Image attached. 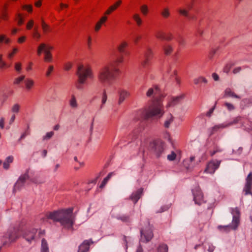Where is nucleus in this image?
<instances>
[{"mask_svg": "<svg viewBox=\"0 0 252 252\" xmlns=\"http://www.w3.org/2000/svg\"><path fill=\"white\" fill-rule=\"evenodd\" d=\"M22 235L29 244L32 241V232L29 224L26 220H22L18 225L10 226L4 235L0 239V251L3 246H9Z\"/></svg>", "mask_w": 252, "mask_h": 252, "instance_id": "nucleus-1", "label": "nucleus"}, {"mask_svg": "<svg viewBox=\"0 0 252 252\" xmlns=\"http://www.w3.org/2000/svg\"><path fill=\"white\" fill-rule=\"evenodd\" d=\"M159 94V88L157 86L150 88L148 90L146 95L148 97H150L153 95L155 99L152 105L142 112L141 116L144 119L147 120L154 116L160 118L163 115L164 111L163 105L161 102V98L163 96L160 95L158 98V96Z\"/></svg>", "mask_w": 252, "mask_h": 252, "instance_id": "nucleus-2", "label": "nucleus"}, {"mask_svg": "<svg viewBox=\"0 0 252 252\" xmlns=\"http://www.w3.org/2000/svg\"><path fill=\"white\" fill-rule=\"evenodd\" d=\"M123 62V56L117 57L113 59L110 65H106L101 68L97 74L98 81L103 84H110L112 80L116 78V75L120 72L117 68L118 65Z\"/></svg>", "mask_w": 252, "mask_h": 252, "instance_id": "nucleus-3", "label": "nucleus"}, {"mask_svg": "<svg viewBox=\"0 0 252 252\" xmlns=\"http://www.w3.org/2000/svg\"><path fill=\"white\" fill-rule=\"evenodd\" d=\"M50 219L54 221L60 222L61 225L64 227L69 229L72 228L75 219L73 215V208H69L57 211L47 212L44 217L41 218Z\"/></svg>", "mask_w": 252, "mask_h": 252, "instance_id": "nucleus-4", "label": "nucleus"}, {"mask_svg": "<svg viewBox=\"0 0 252 252\" xmlns=\"http://www.w3.org/2000/svg\"><path fill=\"white\" fill-rule=\"evenodd\" d=\"M77 75L78 79L76 88L79 90L82 89V85L85 83L88 78H94L92 69L89 67H84L83 65L78 66Z\"/></svg>", "mask_w": 252, "mask_h": 252, "instance_id": "nucleus-5", "label": "nucleus"}, {"mask_svg": "<svg viewBox=\"0 0 252 252\" xmlns=\"http://www.w3.org/2000/svg\"><path fill=\"white\" fill-rule=\"evenodd\" d=\"M231 213L233 215L232 225L223 226L220 225L218 226V228L219 229L223 228L224 230H229L230 228H231L233 229H236L237 228L240 222V209L237 207L232 208L231 210Z\"/></svg>", "mask_w": 252, "mask_h": 252, "instance_id": "nucleus-6", "label": "nucleus"}, {"mask_svg": "<svg viewBox=\"0 0 252 252\" xmlns=\"http://www.w3.org/2000/svg\"><path fill=\"white\" fill-rule=\"evenodd\" d=\"M29 169L26 170V172L22 174L15 183L13 189V192H15L19 191L25 187L30 181V177L29 175Z\"/></svg>", "mask_w": 252, "mask_h": 252, "instance_id": "nucleus-7", "label": "nucleus"}, {"mask_svg": "<svg viewBox=\"0 0 252 252\" xmlns=\"http://www.w3.org/2000/svg\"><path fill=\"white\" fill-rule=\"evenodd\" d=\"M148 226L147 228H142L140 230L141 239L140 241L144 243H147L150 241L154 236L151 226H150L149 222L148 221Z\"/></svg>", "mask_w": 252, "mask_h": 252, "instance_id": "nucleus-8", "label": "nucleus"}, {"mask_svg": "<svg viewBox=\"0 0 252 252\" xmlns=\"http://www.w3.org/2000/svg\"><path fill=\"white\" fill-rule=\"evenodd\" d=\"M44 52V61L46 63H51L53 61V57L51 52L47 50L45 43L40 44L37 49V54L40 56Z\"/></svg>", "mask_w": 252, "mask_h": 252, "instance_id": "nucleus-9", "label": "nucleus"}, {"mask_svg": "<svg viewBox=\"0 0 252 252\" xmlns=\"http://www.w3.org/2000/svg\"><path fill=\"white\" fill-rule=\"evenodd\" d=\"M193 199L195 204L200 205L203 202V195L199 187H195L192 190Z\"/></svg>", "mask_w": 252, "mask_h": 252, "instance_id": "nucleus-10", "label": "nucleus"}, {"mask_svg": "<svg viewBox=\"0 0 252 252\" xmlns=\"http://www.w3.org/2000/svg\"><path fill=\"white\" fill-rule=\"evenodd\" d=\"M154 151L158 157H159L164 150V143L161 141H157L152 144Z\"/></svg>", "mask_w": 252, "mask_h": 252, "instance_id": "nucleus-11", "label": "nucleus"}, {"mask_svg": "<svg viewBox=\"0 0 252 252\" xmlns=\"http://www.w3.org/2000/svg\"><path fill=\"white\" fill-rule=\"evenodd\" d=\"M220 162V160H213L209 162L205 169V172L210 174H213L215 170L219 168Z\"/></svg>", "mask_w": 252, "mask_h": 252, "instance_id": "nucleus-12", "label": "nucleus"}, {"mask_svg": "<svg viewBox=\"0 0 252 252\" xmlns=\"http://www.w3.org/2000/svg\"><path fill=\"white\" fill-rule=\"evenodd\" d=\"M184 98V94H182L177 96H171L168 99V103L166 105V107L169 108L175 106L176 105L180 103Z\"/></svg>", "mask_w": 252, "mask_h": 252, "instance_id": "nucleus-13", "label": "nucleus"}, {"mask_svg": "<svg viewBox=\"0 0 252 252\" xmlns=\"http://www.w3.org/2000/svg\"><path fill=\"white\" fill-rule=\"evenodd\" d=\"M240 120H241V117H237L235 118L233 121H232L231 122H230L226 124H220V125L215 126L212 128V132H211V134H213L215 131H217L220 128H225V127H227L230 126H232L233 125L236 124Z\"/></svg>", "mask_w": 252, "mask_h": 252, "instance_id": "nucleus-14", "label": "nucleus"}, {"mask_svg": "<svg viewBox=\"0 0 252 252\" xmlns=\"http://www.w3.org/2000/svg\"><path fill=\"white\" fill-rule=\"evenodd\" d=\"M252 173H250L246 179V183L243 189V192L245 195H252Z\"/></svg>", "mask_w": 252, "mask_h": 252, "instance_id": "nucleus-15", "label": "nucleus"}, {"mask_svg": "<svg viewBox=\"0 0 252 252\" xmlns=\"http://www.w3.org/2000/svg\"><path fill=\"white\" fill-rule=\"evenodd\" d=\"M93 243L91 240L84 241L79 247L78 252H87L89 250L90 245Z\"/></svg>", "mask_w": 252, "mask_h": 252, "instance_id": "nucleus-16", "label": "nucleus"}, {"mask_svg": "<svg viewBox=\"0 0 252 252\" xmlns=\"http://www.w3.org/2000/svg\"><path fill=\"white\" fill-rule=\"evenodd\" d=\"M143 189L142 188H140L136 191L133 192L130 196V199L131 200L134 204H135L141 197L143 193Z\"/></svg>", "mask_w": 252, "mask_h": 252, "instance_id": "nucleus-17", "label": "nucleus"}, {"mask_svg": "<svg viewBox=\"0 0 252 252\" xmlns=\"http://www.w3.org/2000/svg\"><path fill=\"white\" fill-rule=\"evenodd\" d=\"M119 98L118 100V104L122 103L125 99L129 96L130 93L126 90H122L119 92Z\"/></svg>", "mask_w": 252, "mask_h": 252, "instance_id": "nucleus-18", "label": "nucleus"}, {"mask_svg": "<svg viewBox=\"0 0 252 252\" xmlns=\"http://www.w3.org/2000/svg\"><path fill=\"white\" fill-rule=\"evenodd\" d=\"M223 97H233L237 99H240L241 97L233 92L231 89L226 88L224 91Z\"/></svg>", "mask_w": 252, "mask_h": 252, "instance_id": "nucleus-19", "label": "nucleus"}, {"mask_svg": "<svg viewBox=\"0 0 252 252\" xmlns=\"http://www.w3.org/2000/svg\"><path fill=\"white\" fill-rule=\"evenodd\" d=\"M122 1L121 0H118L114 4L110 6L108 9L105 11V14L109 15L112 12L115 10L122 3Z\"/></svg>", "mask_w": 252, "mask_h": 252, "instance_id": "nucleus-20", "label": "nucleus"}, {"mask_svg": "<svg viewBox=\"0 0 252 252\" xmlns=\"http://www.w3.org/2000/svg\"><path fill=\"white\" fill-rule=\"evenodd\" d=\"M181 158V152L179 150H176V152L172 151L170 154L167 156V159L170 161H173L176 159V158Z\"/></svg>", "mask_w": 252, "mask_h": 252, "instance_id": "nucleus-21", "label": "nucleus"}, {"mask_svg": "<svg viewBox=\"0 0 252 252\" xmlns=\"http://www.w3.org/2000/svg\"><path fill=\"white\" fill-rule=\"evenodd\" d=\"M14 158L12 156L7 157L3 163V167L4 169L7 170L9 168L10 163L13 161Z\"/></svg>", "mask_w": 252, "mask_h": 252, "instance_id": "nucleus-22", "label": "nucleus"}, {"mask_svg": "<svg viewBox=\"0 0 252 252\" xmlns=\"http://www.w3.org/2000/svg\"><path fill=\"white\" fill-rule=\"evenodd\" d=\"M41 252H49V247L46 240L43 238L42 239L41 242Z\"/></svg>", "mask_w": 252, "mask_h": 252, "instance_id": "nucleus-23", "label": "nucleus"}, {"mask_svg": "<svg viewBox=\"0 0 252 252\" xmlns=\"http://www.w3.org/2000/svg\"><path fill=\"white\" fill-rule=\"evenodd\" d=\"M32 39H34L35 41H38L40 38L41 35L40 33L38 32L37 30V27H35L33 30H32Z\"/></svg>", "mask_w": 252, "mask_h": 252, "instance_id": "nucleus-24", "label": "nucleus"}, {"mask_svg": "<svg viewBox=\"0 0 252 252\" xmlns=\"http://www.w3.org/2000/svg\"><path fill=\"white\" fill-rule=\"evenodd\" d=\"M193 82L195 85H198L201 83L206 84L207 83V80L205 78L200 76L198 78H194L193 79Z\"/></svg>", "mask_w": 252, "mask_h": 252, "instance_id": "nucleus-25", "label": "nucleus"}, {"mask_svg": "<svg viewBox=\"0 0 252 252\" xmlns=\"http://www.w3.org/2000/svg\"><path fill=\"white\" fill-rule=\"evenodd\" d=\"M174 117L170 114L165 121L164 126L166 128H168L170 126V124L173 121Z\"/></svg>", "mask_w": 252, "mask_h": 252, "instance_id": "nucleus-26", "label": "nucleus"}, {"mask_svg": "<svg viewBox=\"0 0 252 252\" xmlns=\"http://www.w3.org/2000/svg\"><path fill=\"white\" fill-rule=\"evenodd\" d=\"M127 46V43L123 41L122 42L120 45L118 46V50L120 53H125V49Z\"/></svg>", "mask_w": 252, "mask_h": 252, "instance_id": "nucleus-27", "label": "nucleus"}, {"mask_svg": "<svg viewBox=\"0 0 252 252\" xmlns=\"http://www.w3.org/2000/svg\"><path fill=\"white\" fill-rule=\"evenodd\" d=\"M113 174V172H111V173L108 174V175L107 176V177H105L103 179V181L102 182L101 185L99 186L100 188L102 189V188H103L105 186V185L106 184L107 182L110 179V178L111 177V176H112Z\"/></svg>", "mask_w": 252, "mask_h": 252, "instance_id": "nucleus-28", "label": "nucleus"}, {"mask_svg": "<svg viewBox=\"0 0 252 252\" xmlns=\"http://www.w3.org/2000/svg\"><path fill=\"white\" fill-rule=\"evenodd\" d=\"M163 50L165 54L166 55H168L172 53L173 51V48L170 45H166L163 47Z\"/></svg>", "mask_w": 252, "mask_h": 252, "instance_id": "nucleus-29", "label": "nucleus"}, {"mask_svg": "<svg viewBox=\"0 0 252 252\" xmlns=\"http://www.w3.org/2000/svg\"><path fill=\"white\" fill-rule=\"evenodd\" d=\"M157 251V252H168V247L165 244H161L158 248Z\"/></svg>", "mask_w": 252, "mask_h": 252, "instance_id": "nucleus-30", "label": "nucleus"}, {"mask_svg": "<svg viewBox=\"0 0 252 252\" xmlns=\"http://www.w3.org/2000/svg\"><path fill=\"white\" fill-rule=\"evenodd\" d=\"M25 75H21L17 78H16L14 81H13V84L14 85H20V83L25 80Z\"/></svg>", "mask_w": 252, "mask_h": 252, "instance_id": "nucleus-31", "label": "nucleus"}, {"mask_svg": "<svg viewBox=\"0 0 252 252\" xmlns=\"http://www.w3.org/2000/svg\"><path fill=\"white\" fill-rule=\"evenodd\" d=\"M16 20L17 22V24L19 26L22 25L24 23V17L20 13L16 15Z\"/></svg>", "mask_w": 252, "mask_h": 252, "instance_id": "nucleus-32", "label": "nucleus"}, {"mask_svg": "<svg viewBox=\"0 0 252 252\" xmlns=\"http://www.w3.org/2000/svg\"><path fill=\"white\" fill-rule=\"evenodd\" d=\"M133 18L134 20L136 22L137 25L138 26H140L142 24V19L140 17V16L138 14H135L133 15Z\"/></svg>", "mask_w": 252, "mask_h": 252, "instance_id": "nucleus-33", "label": "nucleus"}, {"mask_svg": "<svg viewBox=\"0 0 252 252\" xmlns=\"http://www.w3.org/2000/svg\"><path fill=\"white\" fill-rule=\"evenodd\" d=\"M161 14L164 18H167L170 16L169 8L167 7L164 8L161 12Z\"/></svg>", "mask_w": 252, "mask_h": 252, "instance_id": "nucleus-34", "label": "nucleus"}, {"mask_svg": "<svg viewBox=\"0 0 252 252\" xmlns=\"http://www.w3.org/2000/svg\"><path fill=\"white\" fill-rule=\"evenodd\" d=\"M10 41V39L7 38L5 35H0V43L4 42L5 44H8Z\"/></svg>", "mask_w": 252, "mask_h": 252, "instance_id": "nucleus-35", "label": "nucleus"}, {"mask_svg": "<svg viewBox=\"0 0 252 252\" xmlns=\"http://www.w3.org/2000/svg\"><path fill=\"white\" fill-rule=\"evenodd\" d=\"M224 106L230 111H233L235 109L234 105L232 103L229 102H225L224 103Z\"/></svg>", "mask_w": 252, "mask_h": 252, "instance_id": "nucleus-36", "label": "nucleus"}, {"mask_svg": "<svg viewBox=\"0 0 252 252\" xmlns=\"http://www.w3.org/2000/svg\"><path fill=\"white\" fill-rule=\"evenodd\" d=\"M70 105L72 108H76L77 103L74 95H72L70 100Z\"/></svg>", "mask_w": 252, "mask_h": 252, "instance_id": "nucleus-37", "label": "nucleus"}, {"mask_svg": "<svg viewBox=\"0 0 252 252\" xmlns=\"http://www.w3.org/2000/svg\"><path fill=\"white\" fill-rule=\"evenodd\" d=\"M195 158L194 157H191L189 159H185L183 161L184 166L187 169H189V166H187V162H192L194 160Z\"/></svg>", "mask_w": 252, "mask_h": 252, "instance_id": "nucleus-38", "label": "nucleus"}, {"mask_svg": "<svg viewBox=\"0 0 252 252\" xmlns=\"http://www.w3.org/2000/svg\"><path fill=\"white\" fill-rule=\"evenodd\" d=\"M156 36L160 39H164L165 35L164 33L161 31H158L156 33Z\"/></svg>", "mask_w": 252, "mask_h": 252, "instance_id": "nucleus-39", "label": "nucleus"}, {"mask_svg": "<svg viewBox=\"0 0 252 252\" xmlns=\"http://www.w3.org/2000/svg\"><path fill=\"white\" fill-rule=\"evenodd\" d=\"M153 55L152 51L150 48H147L146 51L145 53L144 58H147L150 59Z\"/></svg>", "mask_w": 252, "mask_h": 252, "instance_id": "nucleus-40", "label": "nucleus"}, {"mask_svg": "<svg viewBox=\"0 0 252 252\" xmlns=\"http://www.w3.org/2000/svg\"><path fill=\"white\" fill-rule=\"evenodd\" d=\"M25 87L28 90H30L32 88V80L27 79L25 80Z\"/></svg>", "mask_w": 252, "mask_h": 252, "instance_id": "nucleus-41", "label": "nucleus"}, {"mask_svg": "<svg viewBox=\"0 0 252 252\" xmlns=\"http://www.w3.org/2000/svg\"><path fill=\"white\" fill-rule=\"evenodd\" d=\"M221 149L218 146H216L213 151L210 152V154L211 156H213L216 153L218 152H221Z\"/></svg>", "mask_w": 252, "mask_h": 252, "instance_id": "nucleus-42", "label": "nucleus"}, {"mask_svg": "<svg viewBox=\"0 0 252 252\" xmlns=\"http://www.w3.org/2000/svg\"><path fill=\"white\" fill-rule=\"evenodd\" d=\"M117 218L123 222H127L129 220V217L128 216H119L117 217Z\"/></svg>", "mask_w": 252, "mask_h": 252, "instance_id": "nucleus-43", "label": "nucleus"}, {"mask_svg": "<svg viewBox=\"0 0 252 252\" xmlns=\"http://www.w3.org/2000/svg\"><path fill=\"white\" fill-rule=\"evenodd\" d=\"M54 134V132L53 131H50L47 132L46 135L43 137V139L45 140H48L50 139Z\"/></svg>", "mask_w": 252, "mask_h": 252, "instance_id": "nucleus-44", "label": "nucleus"}, {"mask_svg": "<svg viewBox=\"0 0 252 252\" xmlns=\"http://www.w3.org/2000/svg\"><path fill=\"white\" fill-rule=\"evenodd\" d=\"M141 12L144 15H146L148 13V6L146 5H143L140 7Z\"/></svg>", "mask_w": 252, "mask_h": 252, "instance_id": "nucleus-45", "label": "nucleus"}, {"mask_svg": "<svg viewBox=\"0 0 252 252\" xmlns=\"http://www.w3.org/2000/svg\"><path fill=\"white\" fill-rule=\"evenodd\" d=\"M107 98V96L106 94V91H104V92L103 93V94H102V101H101L102 105H101V107H102V105H104L106 103Z\"/></svg>", "mask_w": 252, "mask_h": 252, "instance_id": "nucleus-46", "label": "nucleus"}, {"mask_svg": "<svg viewBox=\"0 0 252 252\" xmlns=\"http://www.w3.org/2000/svg\"><path fill=\"white\" fill-rule=\"evenodd\" d=\"M54 69V66L53 65H50L48 67V68L46 71V76L47 77H49L52 73V72L53 71Z\"/></svg>", "mask_w": 252, "mask_h": 252, "instance_id": "nucleus-47", "label": "nucleus"}, {"mask_svg": "<svg viewBox=\"0 0 252 252\" xmlns=\"http://www.w3.org/2000/svg\"><path fill=\"white\" fill-rule=\"evenodd\" d=\"M20 106L18 104H15L12 108V111L14 113H18L19 111Z\"/></svg>", "mask_w": 252, "mask_h": 252, "instance_id": "nucleus-48", "label": "nucleus"}, {"mask_svg": "<svg viewBox=\"0 0 252 252\" xmlns=\"http://www.w3.org/2000/svg\"><path fill=\"white\" fill-rule=\"evenodd\" d=\"M179 12L181 14L183 15V16L187 17H189V12L187 10L181 9H179Z\"/></svg>", "mask_w": 252, "mask_h": 252, "instance_id": "nucleus-49", "label": "nucleus"}, {"mask_svg": "<svg viewBox=\"0 0 252 252\" xmlns=\"http://www.w3.org/2000/svg\"><path fill=\"white\" fill-rule=\"evenodd\" d=\"M150 59L149 58H145L144 60L141 62V64L144 67H146L149 64Z\"/></svg>", "mask_w": 252, "mask_h": 252, "instance_id": "nucleus-50", "label": "nucleus"}, {"mask_svg": "<svg viewBox=\"0 0 252 252\" xmlns=\"http://www.w3.org/2000/svg\"><path fill=\"white\" fill-rule=\"evenodd\" d=\"M15 69L17 72L20 73L21 70V64L19 63H17L15 64Z\"/></svg>", "mask_w": 252, "mask_h": 252, "instance_id": "nucleus-51", "label": "nucleus"}, {"mask_svg": "<svg viewBox=\"0 0 252 252\" xmlns=\"http://www.w3.org/2000/svg\"><path fill=\"white\" fill-rule=\"evenodd\" d=\"M72 67V64L70 63H67L64 64V68L65 70H69Z\"/></svg>", "mask_w": 252, "mask_h": 252, "instance_id": "nucleus-52", "label": "nucleus"}, {"mask_svg": "<svg viewBox=\"0 0 252 252\" xmlns=\"http://www.w3.org/2000/svg\"><path fill=\"white\" fill-rule=\"evenodd\" d=\"M18 51V49L16 48H15L13 49V51L9 53L8 55V58L11 59L13 57L15 54H16Z\"/></svg>", "mask_w": 252, "mask_h": 252, "instance_id": "nucleus-53", "label": "nucleus"}, {"mask_svg": "<svg viewBox=\"0 0 252 252\" xmlns=\"http://www.w3.org/2000/svg\"><path fill=\"white\" fill-rule=\"evenodd\" d=\"M102 24L100 23L99 21H98L95 26L94 30L95 32H98L101 28V25Z\"/></svg>", "mask_w": 252, "mask_h": 252, "instance_id": "nucleus-54", "label": "nucleus"}, {"mask_svg": "<svg viewBox=\"0 0 252 252\" xmlns=\"http://www.w3.org/2000/svg\"><path fill=\"white\" fill-rule=\"evenodd\" d=\"M6 66V64L5 63L2 61V57L0 55V68H3Z\"/></svg>", "mask_w": 252, "mask_h": 252, "instance_id": "nucleus-55", "label": "nucleus"}, {"mask_svg": "<svg viewBox=\"0 0 252 252\" xmlns=\"http://www.w3.org/2000/svg\"><path fill=\"white\" fill-rule=\"evenodd\" d=\"M23 9L29 12H32V6L31 5H24L23 7Z\"/></svg>", "mask_w": 252, "mask_h": 252, "instance_id": "nucleus-56", "label": "nucleus"}, {"mask_svg": "<svg viewBox=\"0 0 252 252\" xmlns=\"http://www.w3.org/2000/svg\"><path fill=\"white\" fill-rule=\"evenodd\" d=\"M107 20V16H104L103 17H102L99 20V21H98L100 23H101L102 24H103V23H104Z\"/></svg>", "mask_w": 252, "mask_h": 252, "instance_id": "nucleus-57", "label": "nucleus"}, {"mask_svg": "<svg viewBox=\"0 0 252 252\" xmlns=\"http://www.w3.org/2000/svg\"><path fill=\"white\" fill-rule=\"evenodd\" d=\"M215 107L214 106V107L212 108L211 109H210L209 111L206 113V116H208V117H210L212 115V114L213 113L214 110V109H215Z\"/></svg>", "mask_w": 252, "mask_h": 252, "instance_id": "nucleus-58", "label": "nucleus"}, {"mask_svg": "<svg viewBox=\"0 0 252 252\" xmlns=\"http://www.w3.org/2000/svg\"><path fill=\"white\" fill-rule=\"evenodd\" d=\"M215 246H214L213 245H209L208 249V251L209 252H213L215 250Z\"/></svg>", "mask_w": 252, "mask_h": 252, "instance_id": "nucleus-59", "label": "nucleus"}, {"mask_svg": "<svg viewBox=\"0 0 252 252\" xmlns=\"http://www.w3.org/2000/svg\"><path fill=\"white\" fill-rule=\"evenodd\" d=\"M60 164L57 163L55 165V166L53 167V170L54 172H57L58 169L60 167Z\"/></svg>", "mask_w": 252, "mask_h": 252, "instance_id": "nucleus-60", "label": "nucleus"}, {"mask_svg": "<svg viewBox=\"0 0 252 252\" xmlns=\"http://www.w3.org/2000/svg\"><path fill=\"white\" fill-rule=\"evenodd\" d=\"M140 38L141 36L139 35H136L133 37V41L134 42L137 43Z\"/></svg>", "mask_w": 252, "mask_h": 252, "instance_id": "nucleus-61", "label": "nucleus"}, {"mask_svg": "<svg viewBox=\"0 0 252 252\" xmlns=\"http://www.w3.org/2000/svg\"><path fill=\"white\" fill-rule=\"evenodd\" d=\"M241 70V67H237L235 68L233 70V72L234 74H236L238 72H239Z\"/></svg>", "mask_w": 252, "mask_h": 252, "instance_id": "nucleus-62", "label": "nucleus"}, {"mask_svg": "<svg viewBox=\"0 0 252 252\" xmlns=\"http://www.w3.org/2000/svg\"><path fill=\"white\" fill-rule=\"evenodd\" d=\"M212 77L213 78L215 81H218L219 79V77L218 75L216 73H213L212 74Z\"/></svg>", "mask_w": 252, "mask_h": 252, "instance_id": "nucleus-63", "label": "nucleus"}, {"mask_svg": "<svg viewBox=\"0 0 252 252\" xmlns=\"http://www.w3.org/2000/svg\"><path fill=\"white\" fill-rule=\"evenodd\" d=\"M42 29L44 32H46L47 31L48 28V26L43 22H42Z\"/></svg>", "mask_w": 252, "mask_h": 252, "instance_id": "nucleus-64", "label": "nucleus"}]
</instances>
